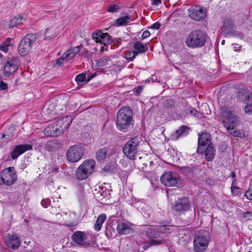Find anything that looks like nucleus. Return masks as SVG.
<instances>
[{
    "instance_id": "obj_1",
    "label": "nucleus",
    "mask_w": 252,
    "mask_h": 252,
    "mask_svg": "<svg viewBox=\"0 0 252 252\" xmlns=\"http://www.w3.org/2000/svg\"><path fill=\"white\" fill-rule=\"evenodd\" d=\"M116 124L119 130L124 132L128 131L133 127V112L129 107H123L118 111Z\"/></svg>"
},
{
    "instance_id": "obj_51",
    "label": "nucleus",
    "mask_w": 252,
    "mask_h": 252,
    "mask_svg": "<svg viewBox=\"0 0 252 252\" xmlns=\"http://www.w3.org/2000/svg\"><path fill=\"white\" fill-rule=\"evenodd\" d=\"M141 213L145 218H149L150 217V211L149 209L141 208Z\"/></svg>"
},
{
    "instance_id": "obj_29",
    "label": "nucleus",
    "mask_w": 252,
    "mask_h": 252,
    "mask_svg": "<svg viewBox=\"0 0 252 252\" xmlns=\"http://www.w3.org/2000/svg\"><path fill=\"white\" fill-rule=\"evenodd\" d=\"M109 151V148L107 147H104L100 149L96 152L95 158L96 159L100 162L104 161L107 156Z\"/></svg>"
},
{
    "instance_id": "obj_33",
    "label": "nucleus",
    "mask_w": 252,
    "mask_h": 252,
    "mask_svg": "<svg viewBox=\"0 0 252 252\" xmlns=\"http://www.w3.org/2000/svg\"><path fill=\"white\" fill-rule=\"evenodd\" d=\"M25 21L23 17H21L20 15L15 17L14 18L11 19L9 23V27L13 28L19 25H21Z\"/></svg>"
},
{
    "instance_id": "obj_6",
    "label": "nucleus",
    "mask_w": 252,
    "mask_h": 252,
    "mask_svg": "<svg viewBox=\"0 0 252 252\" xmlns=\"http://www.w3.org/2000/svg\"><path fill=\"white\" fill-rule=\"evenodd\" d=\"M84 152L85 148L83 145H73L67 150L65 154L66 158L70 162H77L82 158Z\"/></svg>"
},
{
    "instance_id": "obj_30",
    "label": "nucleus",
    "mask_w": 252,
    "mask_h": 252,
    "mask_svg": "<svg viewBox=\"0 0 252 252\" xmlns=\"http://www.w3.org/2000/svg\"><path fill=\"white\" fill-rule=\"evenodd\" d=\"M190 130L191 129L188 126H182L176 131L175 133L173 135V137L175 139H178L180 136L187 135Z\"/></svg>"
},
{
    "instance_id": "obj_55",
    "label": "nucleus",
    "mask_w": 252,
    "mask_h": 252,
    "mask_svg": "<svg viewBox=\"0 0 252 252\" xmlns=\"http://www.w3.org/2000/svg\"><path fill=\"white\" fill-rule=\"evenodd\" d=\"M150 33L149 31L148 30H146L143 32V33L142 35L141 38L142 39H144L150 36Z\"/></svg>"
},
{
    "instance_id": "obj_21",
    "label": "nucleus",
    "mask_w": 252,
    "mask_h": 252,
    "mask_svg": "<svg viewBox=\"0 0 252 252\" xmlns=\"http://www.w3.org/2000/svg\"><path fill=\"white\" fill-rule=\"evenodd\" d=\"M6 243L8 247L13 250L18 249L21 244V241L15 234H8Z\"/></svg>"
},
{
    "instance_id": "obj_46",
    "label": "nucleus",
    "mask_w": 252,
    "mask_h": 252,
    "mask_svg": "<svg viewBox=\"0 0 252 252\" xmlns=\"http://www.w3.org/2000/svg\"><path fill=\"white\" fill-rule=\"evenodd\" d=\"M244 196L248 199L252 201V188H249L244 193Z\"/></svg>"
},
{
    "instance_id": "obj_8",
    "label": "nucleus",
    "mask_w": 252,
    "mask_h": 252,
    "mask_svg": "<svg viewBox=\"0 0 252 252\" xmlns=\"http://www.w3.org/2000/svg\"><path fill=\"white\" fill-rule=\"evenodd\" d=\"M222 117L224 119L222 121V123L227 131L234 130L239 123V118L235 113L226 109L223 112Z\"/></svg>"
},
{
    "instance_id": "obj_7",
    "label": "nucleus",
    "mask_w": 252,
    "mask_h": 252,
    "mask_svg": "<svg viewBox=\"0 0 252 252\" xmlns=\"http://www.w3.org/2000/svg\"><path fill=\"white\" fill-rule=\"evenodd\" d=\"M140 142L139 138L135 137L127 141L125 144L123 148V152L128 159H135Z\"/></svg>"
},
{
    "instance_id": "obj_57",
    "label": "nucleus",
    "mask_w": 252,
    "mask_h": 252,
    "mask_svg": "<svg viewBox=\"0 0 252 252\" xmlns=\"http://www.w3.org/2000/svg\"><path fill=\"white\" fill-rule=\"evenodd\" d=\"M160 27V24L157 22V23H155L153 24L151 26V28H152L153 29L158 30L159 29Z\"/></svg>"
},
{
    "instance_id": "obj_5",
    "label": "nucleus",
    "mask_w": 252,
    "mask_h": 252,
    "mask_svg": "<svg viewBox=\"0 0 252 252\" xmlns=\"http://www.w3.org/2000/svg\"><path fill=\"white\" fill-rule=\"evenodd\" d=\"M36 40V35L35 33L27 34L21 41L18 52L22 56L28 55L31 51L32 48Z\"/></svg>"
},
{
    "instance_id": "obj_59",
    "label": "nucleus",
    "mask_w": 252,
    "mask_h": 252,
    "mask_svg": "<svg viewBox=\"0 0 252 252\" xmlns=\"http://www.w3.org/2000/svg\"><path fill=\"white\" fill-rule=\"evenodd\" d=\"M11 41V39L8 38L3 43L9 47L12 45Z\"/></svg>"
},
{
    "instance_id": "obj_56",
    "label": "nucleus",
    "mask_w": 252,
    "mask_h": 252,
    "mask_svg": "<svg viewBox=\"0 0 252 252\" xmlns=\"http://www.w3.org/2000/svg\"><path fill=\"white\" fill-rule=\"evenodd\" d=\"M77 224V223L75 221L70 222L68 223H64L63 225L67 226L68 227H73L76 226Z\"/></svg>"
},
{
    "instance_id": "obj_40",
    "label": "nucleus",
    "mask_w": 252,
    "mask_h": 252,
    "mask_svg": "<svg viewBox=\"0 0 252 252\" xmlns=\"http://www.w3.org/2000/svg\"><path fill=\"white\" fill-rule=\"evenodd\" d=\"M150 242L151 246H159L162 244L167 243V241L165 239H153L150 240Z\"/></svg>"
},
{
    "instance_id": "obj_41",
    "label": "nucleus",
    "mask_w": 252,
    "mask_h": 252,
    "mask_svg": "<svg viewBox=\"0 0 252 252\" xmlns=\"http://www.w3.org/2000/svg\"><path fill=\"white\" fill-rule=\"evenodd\" d=\"M231 190L232 194L234 196L240 197L242 194L241 189L237 186L231 187Z\"/></svg>"
},
{
    "instance_id": "obj_17",
    "label": "nucleus",
    "mask_w": 252,
    "mask_h": 252,
    "mask_svg": "<svg viewBox=\"0 0 252 252\" xmlns=\"http://www.w3.org/2000/svg\"><path fill=\"white\" fill-rule=\"evenodd\" d=\"M190 204L187 198H179L176 201L173 207L174 210L177 212L183 213L190 209Z\"/></svg>"
},
{
    "instance_id": "obj_18",
    "label": "nucleus",
    "mask_w": 252,
    "mask_h": 252,
    "mask_svg": "<svg viewBox=\"0 0 252 252\" xmlns=\"http://www.w3.org/2000/svg\"><path fill=\"white\" fill-rule=\"evenodd\" d=\"M210 135L208 133H203L199 135L198 139V149L197 152L199 154L204 153V147L209 145L210 143Z\"/></svg>"
},
{
    "instance_id": "obj_22",
    "label": "nucleus",
    "mask_w": 252,
    "mask_h": 252,
    "mask_svg": "<svg viewBox=\"0 0 252 252\" xmlns=\"http://www.w3.org/2000/svg\"><path fill=\"white\" fill-rule=\"evenodd\" d=\"M44 134L46 136H58L63 134L62 130L59 129L56 123L51 124L45 128L44 131Z\"/></svg>"
},
{
    "instance_id": "obj_35",
    "label": "nucleus",
    "mask_w": 252,
    "mask_h": 252,
    "mask_svg": "<svg viewBox=\"0 0 252 252\" xmlns=\"http://www.w3.org/2000/svg\"><path fill=\"white\" fill-rule=\"evenodd\" d=\"M130 21V17L126 15L118 18L116 21V24L117 26H125L127 25Z\"/></svg>"
},
{
    "instance_id": "obj_45",
    "label": "nucleus",
    "mask_w": 252,
    "mask_h": 252,
    "mask_svg": "<svg viewBox=\"0 0 252 252\" xmlns=\"http://www.w3.org/2000/svg\"><path fill=\"white\" fill-rule=\"evenodd\" d=\"M93 53L89 51L87 49L83 48L81 51V55L84 56L86 58H91L92 57Z\"/></svg>"
},
{
    "instance_id": "obj_28",
    "label": "nucleus",
    "mask_w": 252,
    "mask_h": 252,
    "mask_svg": "<svg viewBox=\"0 0 252 252\" xmlns=\"http://www.w3.org/2000/svg\"><path fill=\"white\" fill-rule=\"evenodd\" d=\"M83 167L88 171L91 175L94 172L95 166V162L94 159H87L85 160L81 165Z\"/></svg>"
},
{
    "instance_id": "obj_2",
    "label": "nucleus",
    "mask_w": 252,
    "mask_h": 252,
    "mask_svg": "<svg viewBox=\"0 0 252 252\" xmlns=\"http://www.w3.org/2000/svg\"><path fill=\"white\" fill-rule=\"evenodd\" d=\"M207 36L205 32L200 30H194L189 34L186 40V44L191 48L202 47L205 44Z\"/></svg>"
},
{
    "instance_id": "obj_64",
    "label": "nucleus",
    "mask_w": 252,
    "mask_h": 252,
    "mask_svg": "<svg viewBox=\"0 0 252 252\" xmlns=\"http://www.w3.org/2000/svg\"><path fill=\"white\" fill-rule=\"evenodd\" d=\"M196 112L197 111L195 109H192L190 111V113L193 115H195Z\"/></svg>"
},
{
    "instance_id": "obj_25",
    "label": "nucleus",
    "mask_w": 252,
    "mask_h": 252,
    "mask_svg": "<svg viewBox=\"0 0 252 252\" xmlns=\"http://www.w3.org/2000/svg\"><path fill=\"white\" fill-rule=\"evenodd\" d=\"M117 230L120 235H126L130 234L132 231V229L128 224L122 222L118 225Z\"/></svg>"
},
{
    "instance_id": "obj_47",
    "label": "nucleus",
    "mask_w": 252,
    "mask_h": 252,
    "mask_svg": "<svg viewBox=\"0 0 252 252\" xmlns=\"http://www.w3.org/2000/svg\"><path fill=\"white\" fill-rule=\"evenodd\" d=\"M13 136L14 135L11 132H7L6 133L2 134V138L3 139L5 138V142L7 143L8 141L13 137Z\"/></svg>"
},
{
    "instance_id": "obj_14",
    "label": "nucleus",
    "mask_w": 252,
    "mask_h": 252,
    "mask_svg": "<svg viewBox=\"0 0 252 252\" xmlns=\"http://www.w3.org/2000/svg\"><path fill=\"white\" fill-rule=\"evenodd\" d=\"M19 60L18 57H13L6 63L4 68L5 76H10L17 70L19 65Z\"/></svg>"
},
{
    "instance_id": "obj_3",
    "label": "nucleus",
    "mask_w": 252,
    "mask_h": 252,
    "mask_svg": "<svg viewBox=\"0 0 252 252\" xmlns=\"http://www.w3.org/2000/svg\"><path fill=\"white\" fill-rule=\"evenodd\" d=\"M210 236L207 231H200L194 237L193 250L195 252H203L208 248Z\"/></svg>"
},
{
    "instance_id": "obj_43",
    "label": "nucleus",
    "mask_w": 252,
    "mask_h": 252,
    "mask_svg": "<svg viewBox=\"0 0 252 252\" xmlns=\"http://www.w3.org/2000/svg\"><path fill=\"white\" fill-rule=\"evenodd\" d=\"M75 80L78 84L80 82L81 83L84 82L85 80L86 81V74L84 73H81L77 75L75 78Z\"/></svg>"
},
{
    "instance_id": "obj_36",
    "label": "nucleus",
    "mask_w": 252,
    "mask_h": 252,
    "mask_svg": "<svg viewBox=\"0 0 252 252\" xmlns=\"http://www.w3.org/2000/svg\"><path fill=\"white\" fill-rule=\"evenodd\" d=\"M133 47L140 53H145L148 50V47L145 46L141 42L135 43Z\"/></svg>"
},
{
    "instance_id": "obj_48",
    "label": "nucleus",
    "mask_w": 252,
    "mask_h": 252,
    "mask_svg": "<svg viewBox=\"0 0 252 252\" xmlns=\"http://www.w3.org/2000/svg\"><path fill=\"white\" fill-rule=\"evenodd\" d=\"M112 230L114 232V229L110 228H106L105 235L108 239H111L114 237V235L112 233Z\"/></svg>"
},
{
    "instance_id": "obj_34",
    "label": "nucleus",
    "mask_w": 252,
    "mask_h": 252,
    "mask_svg": "<svg viewBox=\"0 0 252 252\" xmlns=\"http://www.w3.org/2000/svg\"><path fill=\"white\" fill-rule=\"evenodd\" d=\"M233 27L234 25L231 19L229 18L224 19L223 28L224 29L223 31L225 34L226 32L232 30Z\"/></svg>"
},
{
    "instance_id": "obj_54",
    "label": "nucleus",
    "mask_w": 252,
    "mask_h": 252,
    "mask_svg": "<svg viewBox=\"0 0 252 252\" xmlns=\"http://www.w3.org/2000/svg\"><path fill=\"white\" fill-rule=\"evenodd\" d=\"M245 113H252V104H248L245 107Z\"/></svg>"
},
{
    "instance_id": "obj_11",
    "label": "nucleus",
    "mask_w": 252,
    "mask_h": 252,
    "mask_svg": "<svg viewBox=\"0 0 252 252\" xmlns=\"http://www.w3.org/2000/svg\"><path fill=\"white\" fill-rule=\"evenodd\" d=\"M92 38L96 42H99L103 44L100 49L101 52L104 50H107L108 45L112 41V38L107 33H103L101 31L95 32L92 34Z\"/></svg>"
},
{
    "instance_id": "obj_19",
    "label": "nucleus",
    "mask_w": 252,
    "mask_h": 252,
    "mask_svg": "<svg viewBox=\"0 0 252 252\" xmlns=\"http://www.w3.org/2000/svg\"><path fill=\"white\" fill-rule=\"evenodd\" d=\"M32 149V147L31 145L22 144L17 145L11 153V158L12 159H15L25 152Z\"/></svg>"
},
{
    "instance_id": "obj_27",
    "label": "nucleus",
    "mask_w": 252,
    "mask_h": 252,
    "mask_svg": "<svg viewBox=\"0 0 252 252\" xmlns=\"http://www.w3.org/2000/svg\"><path fill=\"white\" fill-rule=\"evenodd\" d=\"M83 166L80 165L76 171V177L78 180H83L89 177L91 174L87 170L83 167Z\"/></svg>"
},
{
    "instance_id": "obj_39",
    "label": "nucleus",
    "mask_w": 252,
    "mask_h": 252,
    "mask_svg": "<svg viewBox=\"0 0 252 252\" xmlns=\"http://www.w3.org/2000/svg\"><path fill=\"white\" fill-rule=\"evenodd\" d=\"M230 134L234 137H237L240 138H243L245 137V134L244 131L242 130H235V129L232 131H228Z\"/></svg>"
},
{
    "instance_id": "obj_16",
    "label": "nucleus",
    "mask_w": 252,
    "mask_h": 252,
    "mask_svg": "<svg viewBox=\"0 0 252 252\" xmlns=\"http://www.w3.org/2000/svg\"><path fill=\"white\" fill-rule=\"evenodd\" d=\"M237 90V98L242 102H247L250 98V92L248 88L243 85L238 84L235 87Z\"/></svg>"
},
{
    "instance_id": "obj_44",
    "label": "nucleus",
    "mask_w": 252,
    "mask_h": 252,
    "mask_svg": "<svg viewBox=\"0 0 252 252\" xmlns=\"http://www.w3.org/2000/svg\"><path fill=\"white\" fill-rule=\"evenodd\" d=\"M120 7L117 4H111L107 8V11L109 12H116L118 11Z\"/></svg>"
},
{
    "instance_id": "obj_37",
    "label": "nucleus",
    "mask_w": 252,
    "mask_h": 252,
    "mask_svg": "<svg viewBox=\"0 0 252 252\" xmlns=\"http://www.w3.org/2000/svg\"><path fill=\"white\" fill-rule=\"evenodd\" d=\"M194 167L190 166H187L183 167L182 168V172L185 176L190 177L192 176L194 174Z\"/></svg>"
},
{
    "instance_id": "obj_38",
    "label": "nucleus",
    "mask_w": 252,
    "mask_h": 252,
    "mask_svg": "<svg viewBox=\"0 0 252 252\" xmlns=\"http://www.w3.org/2000/svg\"><path fill=\"white\" fill-rule=\"evenodd\" d=\"M225 34H228L229 36L236 37L240 39H242L244 37L243 33L242 32L233 30L226 32Z\"/></svg>"
},
{
    "instance_id": "obj_63",
    "label": "nucleus",
    "mask_w": 252,
    "mask_h": 252,
    "mask_svg": "<svg viewBox=\"0 0 252 252\" xmlns=\"http://www.w3.org/2000/svg\"><path fill=\"white\" fill-rule=\"evenodd\" d=\"M151 245L150 244V241H149L147 244H146L145 245H144L143 247V249L144 250H147V249H148L150 247H151Z\"/></svg>"
},
{
    "instance_id": "obj_15",
    "label": "nucleus",
    "mask_w": 252,
    "mask_h": 252,
    "mask_svg": "<svg viewBox=\"0 0 252 252\" xmlns=\"http://www.w3.org/2000/svg\"><path fill=\"white\" fill-rule=\"evenodd\" d=\"M190 17L194 20L200 21L203 20L206 16V11L199 5L193 6L189 9Z\"/></svg>"
},
{
    "instance_id": "obj_4",
    "label": "nucleus",
    "mask_w": 252,
    "mask_h": 252,
    "mask_svg": "<svg viewBox=\"0 0 252 252\" xmlns=\"http://www.w3.org/2000/svg\"><path fill=\"white\" fill-rule=\"evenodd\" d=\"M163 109L161 112L160 117L163 121H166L174 118L181 109L175 103V101L171 98L167 99L163 102Z\"/></svg>"
},
{
    "instance_id": "obj_9",
    "label": "nucleus",
    "mask_w": 252,
    "mask_h": 252,
    "mask_svg": "<svg viewBox=\"0 0 252 252\" xmlns=\"http://www.w3.org/2000/svg\"><path fill=\"white\" fill-rule=\"evenodd\" d=\"M161 183L166 186L182 187L184 182L180 179L179 176L175 173L167 172L163 174L161 178Z\"/></svg>"
},
{
    "instance_id": "obj_26",
    "label": "nucleus",
    "mask_w": 252,
    "mask_h": 252,
    "mask_svg": "<svg viewBox=\"0 0 252 252\" xmlns=\"http://www.w3.org/2000/svg\"><path fill=\"white\" fill-rule=\"evenodd\" d=\"M56 100L54 99H51L47 101L43 107L44 112L48 115L53 113L56 109Z\"/></svg>"
},
{
    "instance_id": "obj_42",
    "label": "nucleus",
    "mask_w": 252,
    "mask_h": 252,
    "mask_svg": "<svg viewBox=\"0 0 252 252\" xmlns=\"http://www.w3.org/2000/svg\"><path fill=\"white\" fill-rule=\"evenodd\" d=\"M131 205L134 207L139 209L143 206V202L140 200H137L136 199L132 200L131 202Z\"/></svg>"
},
{
    "instance_id": "obj_20",
    "label": "nucleus",
    "mask_w": 252,
    "mask_h": 252,
    "mask_svg": "<svg viewBox=\"0 0 252 252\" xmlns=\"http://www.w3.org/2000/svg\"><path fill=\"white\" fill-rule=\"evenodd\" d=\"M72 121V117L70 115H67L59 118L55 122L59 129L62 130L63 133L69 127Z\"/></svg>"
},
{
    "instance_id": "obj_62",
    "label": "nucleus",
    "mask_w": 252,
    "mask_h": 252,
    "mask_svg": "<svg viewBox=\"0 0 252 252\" xmlns=\"http://www.w3.org/2000/svg\"><path fill=\"white\" fill-rule=\"evenodd\" d=\"M161 3V0H153L152 1V4L155 5H158Z\"/></svg>"
},
{
    "instance_id": "obj_61",
    "label": "nucleus",
    "mask_w": 252,
    "mask_h": 252,
    "mask_svg": "<svg viewBox=\"0 0 252 252\" xmlns=\"http://www.w3.org/2000/svg\"><path fill=\"white\" fill-rule=\"evenodd\" d=\"M252 216V213L251 212L247 211L246 212H244L243 214V217L245 218H248L249 217Z\"/></svg>"
},
{
    "instance_id": "obj_60",
    "label": "nucleus",
    "mask_w": 252,
    "mask_h": 252,
    "mask_svg": "<svg viewBox=\"0 0 252 252\" xmlns=\"http://www.w3.org/2000/svg\"><path fill=\"white\" fill-rule=\"evenodd\" d=\"M96 72H94V73L93 74H91L90 75H88L87 78L86 79V82H89L91 79H92L95 76H96Z\"/></svg>"
},
{
    "instance_id": "obj_50",
    "label": "nucleus",
    "mask_w": 252,
    "mask_h": 252,
    "mask_svg": "<svg viewBox=\"0 0 252 252\" xmlns=\"http://www.w3.org/2000/svg\"><path fill=\"white\" fill-rule=\"evenodd\" d=\"M139 53H140L139 52V51L136 50H133L131 52V53H129L128 59L130 61H132L136 57V56Z\"/></svg>"
},
{
    "instance_id": "obj_32",
    "label": "nucleus",
    "mask_w": 252,
    "mask_h": 252,
    "mask_svg": "<svg viewBox=\"0 0 252 252\" xmlns=\"http://www.w3.org/2000/svg\"><path fill=\"white\" fill-rule=\"evenodd\" d=\"M81 47L82 45H80L74 47L73 49L68 50L65 53L66 54V58H67V59L69 60L72 59L75 55L79 53Z\"/></svg>"
},
{
    "instance_id": "obj_24",
    "label": "nucleus",
    "mask_w": 252,
    "mask_h": 252,
    "mask_svg": "<svg viewBox=\"0 0 252 252\" xmlns=\"http://www.w3.org/2000/svg\"><path fill=\"white\" fill-rule=\"evenodd\" d=\"M206 159L208 161H212L215 155V149L213 143H209L204 150Z\"/></svg>"
},
{
    "instance_id": "obj_53",
    "label": "nucleus",
    "mask_w": 252,
    "mask_h": 252,
    "mask_svg": "<svg viewBox=\"0 0 252 252\" xmlns=\"http://www.w3.org/2000/svg\"><path fill=\"white\" fill-rule=\"evenodd\" d=\"M7 89V84L1 80L0 81V90H5Z\"/></svg>"
},
{
    "instance_id": "obj_13",
    "label": "nucleus",
    "mask_w": 252,
    "mask_h": 252,
    "mask_svg": "<svg viewBox=\"0 0 252 252\" xmlns=\"http://www.w3.org/2000/svg\"><path fill=\"white\" fill-rule=\"evenodd\" d=\"M72 240L77 244L87 248L90 246L91 242L83 231H77L71 236Z\"/></svg>"
},
{
    "instance_id": "obj_23",
    "label": "nucleus",
    "mask_w": 252,
    "mask_h": 252,
    "mask_svg": "<svg viewBox=\"0 0 252 252\" xmlns=\"http://www.w3.org/2000/svg\"><path fill=\"white\" fill-rule=\"evenodd\" d=\"M61 146L60 141L54 139L48 141L45 145V148L48 152H55L59 149Z\"/></svg>"
},
{
    "instance_id": "obj_10",
    "label": "nucleus",
    "mask_w": 252,
    "mask_h": 252,
    "mask_svg": "<svg viewBox=\"0 0 252 252\" xmlns=\"http://www.w3.org/2000/svg\"><path fill=\"white\" fill-rule=\"evenodd\" d=\"M17 179V176L14 167L5 168L0 172V185H11Z\"/></svg>"
},
{
    "instance_id": "obj_31",
    "label": "nucleus",
    "mask_w": 252,
    "mask_h": 252,
    "mask_svg": "<svg viewBox=\"0 0 252 252\" xmlns=\"http://www.w3.org/2000/svg\"><path fill=\"white\" fill-rule=\"evenodd\" d=\"M106 219V215L104 214H101L98 217L94 225L95 231H98L101 229L102 225Z\"/></svg>"
},
{
    "instance_id": "obj_58",
    "label": "nucleus",
    "mask_w": 252,
    "mask_h": 252,
    "mask_svg": "<svg viewBox=\"0 0 252 252\" xmlns=\"http://www.w3.org/2000/svg\"><path fill=\"white\" fill-rule=\"evenodd\" d=\"M0 49L2 51L6 52L8 50V47L4 43H2V45L0 46Z\"/></svg>"
},
{
    "instance_id": "obj_12",
    "label": "nucleus",
    "mask_w": 252,
    "mask_h": 252,
    "mask_svg": "<svg viewBox=\"0 0 252 252\" xmlns=\"http://www.w3.org/2000/svg\"><path fill=\"white\" fill-rule=\"evenodd\" d=\"M170 228L168 225L158 226L156 229L148 228L145 231V235L150 240L159 238L161 234L170 233Z\"/></svg>"
},
{
    "instance_id": "obj_52",
    "label": "nucleus",
    "mask_w": 252,
    "mask_h": 252,
    "mask_svg": "<svg viewBox=\"0 0 252 252\" xmlns=\"http://www.w3.org/2000/svg\"><path fill=\"white\" fill-rule=\"evenodd\" d=\"M41 204L44 208H47L50 204V201L49 199H44L41 201Z\"/></svg>"
},
{
    "instance_id": "obj_49",
    "label": "nucleus",
    "mask_w": 252,
    "mask_h": 252,
    "mask_svg": "<svg viewBox=\"0 0 252 252\" xmlns=\"http://www.w3.org/2000/svg\"><path fill=\"white\" fill-rule=\"evenodd\" d=\"M69 60H68L67 59V58H66V54L64 53L63 56H62L61 58H59L57 60V64L59 66H60L63 62V61H66L67 62L68 61H69Z\"/></svg>"
}]
</instances>
